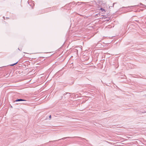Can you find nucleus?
<instances>
[{"mask_svg":"<svg viewBox=\"0 0 146 146\" xmlns=\"http://www.w3.org/2000/svg\"><path fill=\"white\" fill-rule=\"evenodd\" d=\"M17 63V62H16L15 63L13 64H11L10 65V66H13L14 65L16 64Z\"/></svg>","mask_w":146,"mask_h":146,"instance_id":"nucleus-3","label":"nucleus"},{"mask_svg":"<svg viewBox=\"0 0 146 146\" xmlns=\"http://www.w3.org/2000/svg\"><path fill=\"white\" fill-rule=\"evenodd\" d=\"M71 137H64V138H62L61 139H66L67 138H70Z\"/></svg>","mask_w":146,"mask_h":146,"instance_id":"nucleus-2","label":"nucleus"},{"mask_svg":"<svg viewBox=\"0 0 146 146\" xmlns=\"http://www.w3.org/2000/svg\"><path fill=\"white\" fill-rule=\"evenodd\" d=\"M100 9L102 11H105V10L104 9H103L102 8H101Z\"/></svg>","mask_w":146,"mask_h":146,"instance_id":"nucleus-4","label":"nucleus"},{"mask_svg":"<svg viewBox=\"0 0 146 146\" xmlns=\"http://www.w3.org/2000/svg\"><path fill=\"white\" fill-rule=\"evenodd\" d=\"M25 101V100H23L22 99H17L15 101L16 102H18V101Z\"/></svg>","mask_w":146,"mask_h":146,"instance_id":"nucleus-1","label":"nucleus"},{"mask_svg":"<svg viewBox=\"0 0 146 146\" xmlns=\"http://www.w3.org/2000/svg\"><path fill=\"white\" fill-rule=\"evenodd\" d=\"M51 115H50V116H49V118H51Z\"/></svg>","mask_w":146,"mask_h":146,"instance_id":"nucleus-5","label":"nucleus"}]
</instances>
